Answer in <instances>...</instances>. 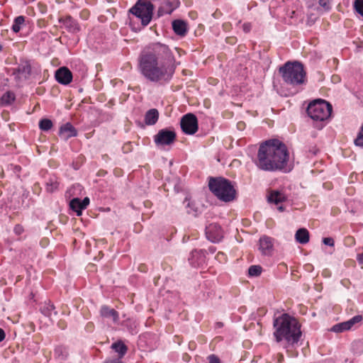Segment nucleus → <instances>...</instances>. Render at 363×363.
Masks as SVG:
<instances>
[{"label": "nucleus", "mask_w": 363, "mask_h": 363, "mask_svg": "<svg viewBox=\"0 0 363 363\" xmlns=\"http://www.w3.org/2000/svg\"><path fill=\"white\" fill-rule=\"evenodd\" d=\"M138 69L149 82L164 85L172 79L177 68L174 55L168 45L153 43L145 47L138 59Z\"/></svg>", "instance_id": "obj_1"}, {"label": "nucleus", "mask_w": 363, "mask_h": 363, "mask_svg": "<svg viewBox=\"0 0 363 363\" xmlns=\"http://www.w3.org/2000/svg\"><path fill=\"white\" fill-rule=\"evenodd\" d=\"M289 152L286 145L279 140H269L262 143L258 150L257 167L264 171L282 169L286 165Z\"/></svg>", "instance_id": "obj_2"}, {"label": "nucleus", "mask_w": 363, "mask_h": 363, "mask_svg": "<svg viewBox=\"0 0 363 363\" xmlns=\"http://www.w3.org/2000/svg\"><path fill=\"white\" fill-rule=\"evenodd\" d=\"M273 325L274 328V336L277 342L286 340L289 347H294L298 344L301 337V325L298 321L294 317L287 313L276 318L274 320ZM289 352V349H287Z\"/></svg>", "instance_id": "obj_3"}, {"label": "nucleus", "mask_w": 363, "mask_h": 363, "mask_svg": "<svg viewBox=\"0 0 363 363\" xmlns=\"http://www.w3.org/2000/svg\"><path fill=\"white\" fill-rule=\"evenodd\" d=\"M279 73L285 83L294 86L301 85L306 82V72L303 65L297 61L287 62L280 67Z\"/></svg>", "instance_id": "obj_4"}, {"label": "nucleus", "mask_w": 363, "mask_h": 363, "mask_svg": "<svg viewBox=\"0 0 363 363\" xmlns=\"http://www.w3.org/2000/svg\"><path fill=\"white\" fill-rule=\"evenodd\" d=\"M211 191L220 201L229 202L235 199L236 191L230 182L222 177H211L208 182Z\"/></svg>", "instance_id": "obj_5"}, {"label": "nucleus", "mask_w": 363, "mask_h": 363, "mask_svg": "<svg viewBox=\"0 0 363 363\" xmlns=\"http://www.w3.org/2000/svg\"><path fill=\"white\" fill-rule=\"evenodd\" d=\"M332 109V106L326 101L316 99L308 104L307 113L313 120L323 121L330 117Z\"/></svg>", "instance_id": "obj_6"}, {"label": "nucleus", "mask_w": 363, "mask_h": 363, "mask_svg": "<svg viewBox=\"0 0 363 363\" xmlns=\"http://www.w3.org/2000/svg\"><path fill=\"white\" fill-rule=\"evenodd\" d=\"M153 9V5L150 1L139 0L130 11L141 20L143 26H147L152 19Z\"/></svg>", "instance_id": "obj_7"}, {"label": "nucleus", "mask_w": 363, "mask_h": 363, "mask_svg": "<svg viewBox=\"0 0 363 363\" xmlns=\"http://www.w3.org/2000/svg\"><path fill=\"white\" fill-rule=\"evenodd\" d=\"M182 131L187 135H193L198 130V120L193 113H187L182 116L180 121Z\"/></svg>", "instance_id": "obj_8"}, {"label": "nucleus", "mask_w": 363, "mask_h": 363, "mask_svg": "<svg viewBox=\"0 0 363 363\" xmlns=\"http://www.w3.org/2000/svg\"><path fill=\"white\" fill-rule=\"evenodd\" d=\"M176 140V133L174 130L162 129L155 135V143L157 146L172 145Z\"/></svg>", "instance_id": "obj_9"}, {"label": "nucleus", "mask_w": 363, "mask_h": 363, "mask_svg": "<svg viewBox=\"0 0 363 363\" xmlns=\"http://www.w3.org/2000/svg\"><path fill=\"white\" fill-rule=\"evenodd\" d=\"M362 320L363 317L360 315H357L347 321L333 325L330 330L334 333H342L344 331H347L352 329L356 324L360 323Z\"/></svg>", "instance_id": "obj_10"}, {"label": "nucleus", "mask_w": 363, "mask_h": 363, "mask_svg": "<svg viewBox=\"0 0 363 363\" xmlns=\"http://www.w3.org/2000/svg\"><path fill=\"white\" fill-rule=\"evenodd\" d=\"M206 234L209 240L213 242H220L223 237V231L217 223H211L206 228Z\"/></svg>", "instance_id": "obj_11"}, {"label": "nucleus", "mask_w": 363, "mask_h": 363, "mask_svg": "<svg viewBox=\"0 0 363 363\" xmlns=\"http://www.w3.org/2000/svg\"><path fill=\"white\" fill-rule=\"evenodd\" d=\"M55 77L58 83L67 85L72 80V74L67 67H62L56 70Z\"/></svg>", "instance_id": "obj_12"}, {"label": "nucleus", "mask_w": 363, "mask_h": 363, "mask_svg": "<svg viewBox=\"0 0 363 363\" xmlns=\"http://www.w3.org/2000/svg\"><path fill=\"white\" fill-rule=\"evenodd\" d=\"M59 135L62 139L67 140L70 138L77 136V130L70 123H67L60 127Z\"/></svg>", "instance_id": "obj_13"}, {"label": "nucleus", "mask_w": 363, "mask_h": 363, "mask_svg": "<svg viewBox=\"0 0 363 363\" xmlns=\"http://www.w3.org/2000/svg\"><path fill=\"white\" fill-rule=\"evenodd\" d=\"M274 240L268 236H263L259 239V250L264 255H269L273 251Z\"/></svg>", "instance_id": "obj_14"}, {"label": "nucleus", "mask_w": 363, "mask_h": 363, "mask_svg": "<svg viewBox=\"0 0 363 363\" xmlns=\"http://www.w3.org/2000/svg\"><path fill=\"white\" fill-rule=\"evenodd\" d=\"M100 315L104 318L111 319L114 323H118L119 320L118 313L115 309L106 305L101 307Z\"/></svg>", "instance_id": "obj_15"}, {"label": "nucleus", "mask_w": 363, "mask_h": 363, "mask_svg": "<svg viewBox=\"0 0 363 363\" xmlns=\"http://www.w3.org/2000/svg\"><path fill=\"white\" fill-rule=\"evenodd\" d=\"M179 1H170L169 0H165L163 1L160 9V12L165 14H171L172 11L179 6Z\"/></svg>", "instance_id": "obj_16"}, {"label": "nucleus", "mask_w": 363, "mask_h": 363, "mask_svg": "<svg viewBox=\"0 0 363 363\" xmlns=\"http://www.w3.org/2000/svg\"><path fill=\"white\" fill-rule=\"evenodd\" d=\"M286 195L281 191L273 190L268 196V201L270 203L278 204L286 200Z\"/></svg>", "instance_id": "obj_17"}, {"label": "nucleus", "mask_w": 363, "mask_h": 363, "mask_svg": "<svg viewBox=\"0 0 363 363\" xmlns=\"http://www.w3.org/2000/svg\"><path fill=\"white\" fill-rule=\"evenodd\" d=\"M172 28L177 35L184 36L186 31V24L182 20H175L172 22Z\"/></svg>", "instance_id": "obj_18"}, {"label": "nucleus", "mask_w": 363, "mask_h": 363, "mask_svg": "<svg viewBox=\"0 0 363 363\" xmlns=\"http://www.w3.org/2000/svg\"><path fill=\"white\" fill-rule=\"evenodd\" d=\"M159 118V112L155 108L149 110L145 116V122L147 125H155Z\"/></svg>", "instance_id": "obj_19"}, {"label": "nucleus", "mask_w": 363, "mask_h": 363, "mask_svg": "<svg viewBox=\"0 0 363 363\" xmlns=\"http://www.w3.org/2000/svg\"><path fill=\"white\" fill-rule=\"evenodd\" d=\"M63 25L72 33H76L79 30V27L77 22L71 16H67L62 20Z\"/></svg>", "instance_id": "obj_20"}, {"label": "nucleus", "mask_w": 363, "mask_h": 363, "mask_svg": "<svg viewBox=\"0 0 363 363\" xmlns=\"http://www.w3.org/2000/svg\"><path fill=\"white\" fill-rule=\"evenodd\" d=\"M295 238L298 242L306 244L309 241V233L306 228H300L296 231Z\"/></svg>", "instance_id": "obj_21"}, {"label": "nucleus", "mask_w": 363, "mask_h": 363, "mask_svg": "<svg viewBox=\"0 0 363 363\" xmlns=\"http://www.w3.org/2000/svg\"><path fill=\"white\" fill-rule=\"evenodd\" d=\"M41 313L48 318H51L52 314L57 315V311H55V306L53 304L49 303H45L40 307Z\"/></svg>", "instance_id": "obj_22"}, {"label": "nucleus", "mask_w": 363, "mask_h": 363, "mask_svg": "<svg viewBox=\"0 0 363 363\" xmlns=\"http://www.w3.org/2000/svg\"><path fill=\"white\" fill-rule=\"evenodd\" d=\"M111 348L119 354V357H123L127 352V346L121 341L114 342L111 345Z\"/></svg>", "instance_id": "obj_23"}, {"label": "nucleus", "mask_w": 363, "mask_h": 363, "mask_svg": "<svg viewBox=\"0 0 363 363\" xmlns=\"http://www.w3.org/2000/svg\"><path fill=\"white\" fill-rule=\"evenodd\" d=\"M70 208L77 213V216L82 215V211L84 210L81 204V200L78 198H74L69 202Z\"/></svg>", "instance_id": "obj_24"}, {"label": "nucleus", "mask_w": 363, "mask_h": 363, "mask_svg": "<svg viewBox=\"0 0 363 363\" xmlns=\"http://www.w3.org/2000/svg\"><path fill=\"white\" fill-rule=\"evenodd\" d=\"M25 23V17L23 16H17L13 21V24L12 26V30L17 33L20 31L21 28V26Z\"/></svg>", "instance_id": "obj_25"}, {"label": "nucleus", "mask_w": 363, "mask_h": 363, "mask_svg": "<svg viewBox=\"0 0 363 363\" xmlns=\"http://www.w3.org/2000/svg\"><path fill=\"white\" fill-rule=\"evenodd\" d=\"M203 257V252L202 251L195 250L191 252V257L189 258V260L191 265L196 267L199 264V262L194 261V257L201 259Z\"/></svg>", "instance_id": "obj_26"}, {"label": "nucleus", "mask_w": 363, "mask_h": 363, "mask_svg": "<svg viewBox=\"0 0 363 363\" xmlns=\"http://www.w3.org/2000/svg\"><path fill=\"white\" fill-rule=\"evenodd\" d=\"M55 355L60 359H65L68 355L67 349L62 346H58L55 349Z\"/></svg>", "instance_id": "obj_27"}, {"label": "nucleus", "mask_w": 363, "mask_h": 363, "mask_svg": "<svg viewBox=\"0 0 363 363\" xmlns=\"http://www.w3.org/2000/svg\"><path fill=\"white\" fill-rule=\"evenodd\" d=\"M262 268L259 265H252L248 269L249 277H258L261 274Z\"/></svg>", "instance_id": "obj_28"}, {"label": "nucleus", "mask_w": 363, "mask_h": 363, "mask_svg": "<svg viewBox=\"0 0 363 363\" xmlns=\"http://www.w3.org/2000/svg\"><path fill=\"white\" fill-rule=\"evenodd\" d=\"M52 127V122L51 120L44 118L40 121L39 128L44 131L49 130Z\"/></svg>", "instance_id": "obj_29"}, {"label": "nucleus", "mask_w": 363, "mask_h": 363, "mask_svg": "<svg viewBox=\"0 0 363 363\" xmlns=\"http://www.w3.org/2000/svg\"><path fill=\"white\" fill-rule=\"evenodd\" d=\"M18 74L22 75L25 79H26L30 73V67L29 65H23L22 67H19L17 69Z\"/></svg>", "instance_id": "obj_30"}, {"label": "nucleus", "mask_w": 363, "mask_h": 363, "mask_svg": "<svg viewBox=\"0 0 363 363\" xmlns=\"http://www.w3.org/2000/svg\"><path fill=\"white\" fill-rule=\"evenodd\" d=\"M332 0H318V4L320 10L323 11H328L331 8Z\"/></svg>", "instance_id": "obj_31"}, {"label": "nucleus", "mask_w": 363, "mask_h": 363, "mask_svg": "<svg viewBox=\"0 0 363 363\" xmlns=\"http://www.w3.org/2000/svg\"><path fill=\"white\" fill-rule=\"evenodd\" d=\"M353 6L355 11L363 17V0H354Z\"/></svg>", "instance_id": "obj_32"}, {"label": "nucleus", "mask_w": 363, "mask_h": 363, "mask_svg": "<svg viewBox=\"0 0 363 363\" xmlns=\"http://www.w3.org/2000/svg\"><path fill=\"white\" fill-rule=\"evenodd\" d=\"M14 99V95L9 91L4 94L1 98L2 101L6 104H10Z\"/></svg>", "instance_id": "obj_33"}, {"label": "nucleus", "mask_w": 363, "mask_h": 363, "mask_svg": "<svg viewBox=\"0 0 363 363\" xmlns=\"http://www.w3.org/2000/svg\"><path fill=\"white\" fill-rule=\"evenodd\" d=\"M194 206L195 204L194 203L189 201L186 205V208H189L187 212L192 213L194 216H196L199 213V210Z\"/></svg>", "instance_id": "obj_34"}, {"label": "nucleus", "mask_w": 363, "mask_h": 363, "mask_svg": "<svg viewBox=\"0 0 363 363\" xmlns=\"http://www.w3.org/2000/svg\"><path fill=\"white\" fill-rule=\"evenodd\" d=\"M58 187V183L56 182H50L47 184L46 189L48 192H53Z\"/></svg>", "instance_id": "obj_35"}, {"label": "nucleus", "mask_w": 363, "mask_h": 363, "mask_svg": "<svg viewBox=\"0 0 363 363\" xmlns=\"http://www.w3.org/2000/svg\"><path fill=\"white\" fill-rule=\"evenodd\" d=\"M323 242L325 245L334 246V240L332 238H323Z\"/></svg>", "instance_id": "obj_36"}, {"label": "nucleus", "mask_w": 363, "mask_h": 363, "mask_svg": "<svg viewBox=\"0 0 363 363\" xmlns=\"http://www.w3.org/2000/svg\"><path fill=\"white\" fill-rule=\"evenodd\" d=\"M13 231L14 233L16 234V235H21L23 233V232L24 231L23 230V226H21V225H16L15 227H14V229H13Z\"/></svg>", "instance_id": "obj_37"}, {"label": "nucleus", "mask_w": 363, "mask_h": 363, "mask_svg": "<svg viewBox=\"0 0 363 363\" xmlns=\"http://www.w3.org/2000/svg\"><path fill=\"white\" fill-rule=\"evenodd\" d=\"M209 363H220V359L214 354L208 357Z\"/></svg>", "instance_id": "obj_38"}, {"label": "nucleus", "mask_w": 363, "mask_h": 363, "mask_svg": "<svg viewBox=\"0 0 363 363\" xmlns=\"http://www.w3.org/2000/svg\"><path fill=\"white\" fill-rule=\"evenodd\" d=\"M81 204L82 208L85 209L89 204V199L88 197H85L82 201H81Z\"/></svg>", "instance_id": "obj_39"}, {"label": "nucleus", "mask_w": 363, "mask_h": 363, "mask_svg": "<svg viewBox=\"0 0 363 363\" xmlns=\"http://www.w3.org/2000/svg\"><path fill=\"white\" fill-rule=\"evenodd\" d=\"M104 363H123V362L118 359H113L106 360Z\"/></svg>", "instance_id": "obj_40"}, {"label": "nucleus", "mask_w": 363, "mask_h": 363, "mask_svg": "<svg viewBox=\"0 0 363 363\" xmlns=\"http://www.w3.org/2000/svg\"><path fill=\"white\" fill-rule=\"evenodd\" d=\"M357 259L360 264H363V253L358 254Z\"/></svg>", "instance_id": "obj_41"}, {"label": "nucleus", "mask_w": 363, "mask_h": 363, "mask_svg": "<svg viewBox=\"0 0 363 363\" xmlns=\"http://www.w3.org/2000/svg\"><path fill=\"white\" fill-rule=\"evenodd\" d=\"M6 337L5 332L3 329L0 328V342L3 341Z\"/></svg>", "instance_id": "obj_42"}, {"label": "nucleus", "mask_w": 363, "mask_h": 363, "mask_svg": "<svg viewBox=\"0 0 363 363\" xmlns=\"http://www.w3.org/2000/svg\"><path fill=\"white\" fill-rule=\"evenodd\" d=\"M250 24H244L243 25V29L247 33V32H249L250 30Z\"/></svg>", "instance_id": "obj_43"}, {"label": "nucleus", "mask_w": 363, "mask_h": 363, "mask_svg": "<svg viewBox=\"0 0 363 363\" xmlns=\"http://www.w3.org/2000/svg\"><path fill=\"white\" fill-rule=\"evenodd\" d=\"M278 210H279V211H281V212H282V211H284V206H279V207H278Z\"/></svg>", "instance_id": "obj_44"}, {"label": "nucleus", "mask_w": 363, "mask_h": 363, "mask_svg": "<svg viewBox=\"0 0 363 363\" xmlns=\"http://www.w3.org/2000/svg\"><path fill=\"white\" fill-rule=\"evenodd\" d=\"M283 359H284V356H283V354H279V362H281Z\"/></svg>", "instance_id": "obj_45"}, {"label": "nucleus", "mask_w": 363, "mask_h": 363, "mask_svg": "<svg viewBox=\"0 0 363 363\" xmlns=\"http://www.w3.org/2000/svg\"><path fill=\"white\" fill-rule=\"evenodd\" d=\"M2 50V45H0V51Z\"/></svg>", "instance_id": "obj_46"}]
</instances>
